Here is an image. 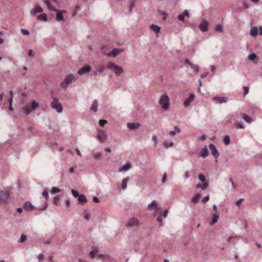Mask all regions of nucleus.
Segmentation results:
<instances>
[{
    "instance_id": "nucleus-1",
    "label": "nucleus",
    "mask_w": 262,
    "mask_h": 262,
    "mask_svg": "<svg viewBox=\"0 0 262 262\" xmlns=\"http://www.w3.org/2000/svg\"><path fill=\"white\" fill-rule=\"evenodd\" d=\"M159 104L161 105L162 107L165 110H167L169 107V98L167 94H163L159 100Z\"/></svg>"
},
{
    "instance_id": "nucleus-2",
    "label": "nucleus",
    "mask_w": 262,
    "mask_h": 262,
    "mask_svg": "<svg viewBox=\"0 0 262 262\" xmlns=\"http://www.w3.org/2000/svg\"><path fill=\"white\" fill-rule=\"evenodd\" d=\"M75 79V76L73 74H68L60 83V86L62 89H67L69 85Z\"/></svg>"
},
{
    "instance_id": "nucleus-3",
    "label": "nucleus",
    "mask_w": 262,
    "mask_h": 262,
    "mask_svg": "<svg viewBox=\"0 0 262 262\" xmlns=\"http://www.w3.org/2000/svg\"><path fill=\"white\" fill-rule=\"evenodd\" d=\"M51 106L53 109L56 110L58 113H61L63 110V107L61 103L59 102L58 99L55 97L51 103Z\"/></svg>"
},
{
    "instance_id": "nucleus-4",
    "label": "nucleus",
    "mask_w": 262,
    "mask_h": 262,
    "mask_svg": "<svg viewBox=\"0 0 262 262\" xmlns=\"http://www.w3.org/2000/svg\"><path fill=\"white\" fill-rule=\"evenodd\" d=\"M9 195V190L7 188L0 191V204L5 203L8 200Z\"/></svg>"
},
{
    "instance_id": "nucleus-5",
    "label": "nucleus",
    "mask_w": 262,
    "mask_h": 262,
    "mask_svg": "<svg viewBox=\"0 0 262 262\" xmlns=\"http://www.w3.org/2000/svg\"><path fill=\"white\" fill-rule=\"evenodd\" d=\"M107 67L114 71L117 76H119L121 73L123 72L122 68L115 64L114 63L110 62L108 64Z\"/></svg>"
},
{
    "instance_id": "nucleus-6",
    "label": "nucleus",
    "mask_w": 262,
    "mask_h": 262,
    "mask_svg": "<svg viewBox=\"0 0 262 262\" xmlns=\"http://www.w3.org/2000/svg\"><path fill=\"white\" fill-rule=\"evenodd\" d=\"M209 148L211 151V155L216 159L215 162L217 161V159L219 157L220 154L215 146L211 143L209 145Z\"/></svg>"
},
{
    "instance_id": "nucleus-7",
    "label": "nucleus",
    "mask_w": 262,
    "mask_h": 262,
    "mask_svg": "<svg viewBox=\"0 0 262 262\" xmlns=\"http://www.w3.org/2000/svg\"><path fill=\"white\" fill-rule=\"evenodd\" d=\"M106 138L105 133L101 129H98L97 138L100 141V142H103Z\"/></svg>"
},
{
    "instance_id": "nucleus-8",
    "label": "nucleus",
    "mask_w": 262,
    "mask_h": 262,
    "mask_svg": "<svg viewBox=\"0 0 262 262\" xmlns=\"http://www.w3.org/2000/svg\"><path fill=\"white\" fill-rule=\"evenodd\" d=\"M123 51L124 50L123 49L114 48L111 52H109L107 54V55L109 57L112 56L115 57L120 53L123 52Z\"/></svg>"
},
{
    "instance_id": "nucleus-9",
    "label": "nucleus",
    "mask_w": 262,
    "mask_h": 262,
    "mask_svg": "<svg viewBox=\"0 0 262 262\" xmlns=\"http://www.w3.org/2000/svg\"><path fill=\"white\" fill-rule=\"evenodd\" d=\"M208 23L206 19H203L200 24L199 25V29L203 32H206L208 30Z\"/></svg>"
},
{
    "instance_id": "nucleus-10",
    "label": "nucleus",
    "mask_w": 262,
    "mask_h": 262,
    "mask_svg": "<svg viewBox=\"0 0 262 262\" xmlns=\"http://www.w3.org/2000/svg\"><path fill=\"white\" fill-rule=\"evenodd\" d=\"M91 70V66L89 64H86L78 71V74L79 75H82L83 74H86V73H88L89 72H90Z\"/></svg>"
},
{
    "instance_id": "nucleus-11",
    "label": "nucleus",
    "mask_w": 262,
    "mask_h": 262,
    "mask_svg": "<svg viewBox=\"0 0 262 262\" xmlns=\"http://www.w3.org/2000/svg\"><path fill=\"white\" fill-rule=\"evenodd\" d=\"M43 11L42 8L39 6H35L33 9L30 11V14L32 16L35 15L37 13H41Z\"/></svg>"
},
{
    "instance_id": "nucleus-12",
    "label": "nucleus",
    "mask_w": 262,
    "mask_h": 262,
    "mask_svg": "<svg viewBox=\"0 0 262 262\" xmlns=\"http://www.w3.org/2000/svg\"><path fill=\"white\" fill-rule=\"evenodd\" d=\"M185 63L189 65L191 69H193L194 71L196 73L198 72L199 71V68L197 65H195L193 64L192 62H191L189 59L186 58L185 60Z\"/></svg>"
},
{
    "instance_id": "nucleus-13",
    "label": "nucleus",
    "mask_w": 262,
    "mask_h": 262,
    "mask_svg": "<svg viewBox=\"0 0 262 262\" xmlns=\"http://www.w3.org/2000/svg\"><path fill=\"white\" fill-rule=\"evenodd\" d=\"M139 222L138 220L136 218L133 217L129 220L128 224H127V226L129 227H133L137 226Z\"/></svg>"
},
{
    "instance_id": "nucleus-14",
    "label": "nucleus",
    "mask_w": 262,
    "mask_h": 262,
    "mask_svg": "<svg viewBox=\"0 0 262 262\" xmlns=\"http://www.w3.org/2000/svg\"><path fill=\"white\" fill-rule=\"evenodd\" d=\"M212 100L218 101L220 103H226L228 101V98L226 97H217L215 96Z\"/></svg>"
},
{
    "instance_id": "nucleus-15",
    "label": "nucleus",
    "mask_w": 262,
    "mask_h": 262,
    "mask_svg": "<svg viewBox=\"0 0 262 262\" xmlns=\"http://www.w3.org/2000/svg\"><path fill=\"white\" fill-rule=\"evenodd\" d=\"M147 209L149 210H157L158 206L155 200L152 201L147 206Z\"/></svg>"
},
{
    "instance_id": "nucleus-16",
    "label": "nucleus",
    "mask_w": 262,
    "mask_h": 262,
    "mask_svg": "<svg viewBox=\"0 0 262 262\" xmlns=\"http://www.w3.org/2000/svg\"><path fill=\"white\" fill-rule=\"evenodd\" d=\"M194 95L193 94H190L188 98H187L184 102V105L185 106H188L191 102L193 100L194 98Z\"/></svg>"
},
{
    "instance_id": "nucleus-17",
    "label": "nucleus",
    "mask_w": 262,
    "mask_h": 262,
    "mask_svg": "<svg viewBox=\"0 0 262 262\" xmlns=\"http://www.w3.org/2000/svg\"><path fill=\"white\" fill-rule=\"evenodd\" d=\"M208 155V151L206 146H205L201 151V152L199 154V157H202L205 158L207 157Z\"/></svg>"
},
{
    "instance_id": "nucleus-18",
    "label": "nucleus",
    "mask_w": 262,
    "mask_h": 262,
    "mask_svg": "<svg viewBox=\"0 0 262 262\" xmlns=\"http://www.w3.org/2000/svg\"><path fill=\"white\" fill-rule=\"evenodd\" d=\"M141 126L139 123H128L127 126L132 130L139 128Z\"/></svg>"
},
{
    "instance_id": "nucleus-19",
    "label": "nucleus",
    "mask_w": 262,
    "mask_h": 262,
    "mask_svg": "<svg viewBox=\"0 0 262 262\" xmlns=\"http://www.w3.org/2000/svg\"><path fill=\"white\" fill-rule=\"evenodd\" d=\"M209 186L208 183H199L196 185L195 188L196 189H201L202 190H206Z\"/></svg>"
},
{
    "instance_id": "nucleus-20",
    "label": "nucleus",
    "mask_w": 262,
    "mask_h": 262,
    "mask_svg": "<svg viewBox=\"0 0 262 262\" xmlns=\"http://www.w3.org/2000/svg\"><path fill=\"white\" fill-rule=\"evenodd\" d=\"M185 16L189 17V12L187 10H184L182 14L179 15L178 16V18L180 20L184 21Z\"/></svg>"
},
{
    "instance_id": "nucleus-21",
    "label": "nucleus",
    "mask_w": 262,
    "mask_h": 262,
    "mask_svg": "<svg viewBox=\"0 0 262 262\" xmlns=\"http://www.w3.org/2000/svg\"><path fill=\"white\" fill-rule=\"evenodd\" d=\"M78 201L80 204L82 205L85 202H86L87 200L84 194H80L78 196Z\"/></svg>"
},
{
    "instance_id": "nucleus-22",
    "label": "nucleus",
    "mask_w": 262,
    "mask_h": 262,
    "mask_svg": "<svg viewBox=\"0 0 262 262\" xmlns=\"http://www.w3.org/2000/svg\"><path fill=\"white\" fill-rule=\"evenodd\" d=\"M24 208L26 210L32 211L33 210V207L32 205V204L29 202H26L24 205Z\"/></svg>"
},
{
    "instance_id": "nucleus-23",
    "label": "nucleus",
    "mask_w": 262,
    "mask_h": 262,
    "mask_svg": "<svg viewBox=\"0 0 262 262\" xmlns=\"http://www.w3.org/2000/svg\"><path fill=\"white\" fill-rule=\"evenodd\" d=\"M98 107V101L97 100H94L93 101L92 106L91 107V110L93 112H96L97 111Z\"/></svg>"
},
{
    "instance_id": "nucleus-24",
    "label": "nucleus",
    "mask_w": 262,
    "mask_h": 262,
    "mask_svg": "<svg viewBox=\"0 0 262 262\" xmlns=\"http://www.w3.org/2000/svg\"><path fill=\"white\" fill-rule=\"evenodd\" d=\"M150 29L157 33H159L161 30V28L159 26L154 24H152L150 26Z\"/></svg>"
},
{
    "instance_id": "nucleus-25",
    "label": "nucleus",
    "mask_w": 262,
    "mask_h": 262,
    "mask_svg": "<svg viewBox=\"0 0 262 262\" xmlns=\"http://www.w3.org/2000/svg\"><path fill=\"white\" fill-rule=\"evenodd\" d=\"M129 179L128 177H126L122 180V184H121V188L125 190L127 187V182L129 181Z\"/></svg>"
},
{
    "instance_id": "nucleus-26",
    "label": "nucleus",
    "mask_w": 262,
    "mask_h": 262,
    "mask_svg": "<svg viewBox=\"0 0 262 262\" xmlns=\"http://www.w3.org/2000/svg\"><path fill=\"white\" fill-rule=\"evenodd\" d=\"M180 132L181 129L177 126H175L174 127V130L170 131L169 135L171 136H173L176 134V133H180Z\"/></svg>"
},
{
    "instance_id": "nucleus-27",
    "label": "nucleus",
    "mask_w": 262,
    "mask_h": 262,
    "mask_svg": "<svg viewBox=\"0 0 262 262\" xmlns=\"http://www.w3.org/2000/svg\"><path fill=\"white\" fill-rule=\"evenodd\" d=\"M250 35L252 36H256L258 34V29L256 27H252L251 29Z\"/></svg>"
},
{
    "instance_id": "nucleus-28",
    "label": "nucleus",
    "mask_w": 262,
    "mask_h": 262,
    "mask_svg": "<svg viewBox=\"0 0 262 262\" xmlns=\"http://www.w3.org/2000/svg\"><path fill=\"white\" fill-rule=\"evenodd\" d=\"M200 198V194L199 193L195 194L191 198V201L192 203H196Z\"/></svg>"
},
{
    "instance_id": "nucleus-29",
    "label": "nucleus",
    "mask_w": 262,
    "mask_h": 262,
    "mask_svg": "<svg viewBox=\"0 0 262 262\" xmlns=\"http://www.w3.org/2000/svg\"><path fill=\"white\" fill-rule=\"evenodd\" d=\"M37 19L39 20H43L44 21H47V15L45 13H42L40 15H38L37 16Z\"/></svg>"
},
{
    "instance_id": "nucleus-30",
    "label": "nucleus",
    "mask_w": 262,
    "mask_h": 262,
    "mask_svg": "<svg viewBox=\"0 0 262 262\" xmlns=\"http://www.w3.org/2000/svg\"><path fill=\"white\" fill-rule=\"evenodd\" d=\"M219 218V215L217 214H216V213L214 214L212 216V219L211 222L210 223V224L211 225H212L215 224L217 222Z\"/></svg>"
},
{
    "instance_id": "nucleus-31",
    "label": "nucleus",
    "mask_w": 262,
    "mask_h": 262,
    "mask_svg": "<svg viewBox=\"0 0 262 262\" xmlns=\"http://www.w3.org/2000/svg\"><path fill=\"white\" fill-rule=\"evenodd\" d=\"M98 251V249L96 247H93V250L90 253V257L91 259H93L95 256V253Z\"/></svg>"
},
{
    "instance_id": "nucleus-32",
    "label": "nucleus",
    "mask_w": 262,
    "mask_h": 262,
    "mask_svg": "<svg viewBox=\"0 0 262 262\" xmlns=\"http://www.w3.org/2000/svg\"><path fill=\"white\" fill-rule=\"evenodd\" d=\"M56 19L58 21H60L63 19V16L62 14L58 10L56 12Z\"/></svg>"
},
{
    "instance_id": "nucleus-33",
    "label": "nucleus",
    "mask_w": 262,
    "mask_h": 262,
    "mask_svg": "<svg viewBox=\"0 0 262 262\" xmlns=\"http://www.w3.org/2000/svg\"><path fill=\"white\" fill-rule=\"evenodd\" d=\"M129 169V166L127 164L123 165V166L119 167V171H127Z\"/></svg>"
},
{
    "instance_id": "nucleus-34",
    "label": "nucleus",
    "mask_w": 262,
    "mask_h": 262,
    "mask_svg": "<svg viewBox=\"0 0 262 262\" xmlns=\"http://www.w3.org/2000/svg\"><path fill=\"white\" fill-rule=\"evenodd\" d=\"M24 112L26 114H29L32 110L29 106H25L23 108Z\"/></svg>"
},
{
    "instance_id": "nucleus-35",
    "label": "nucleus",
    "mask_w": 262,
    "mask_h": 262,
    "mask_svg": "<svg viewBox=\"0 0 262 262\" xmlns=\"http://www.w3.org/2000/svg\"><path fill=\"white\" fill-rule=\"evenodd\" d=\"M214 30L217 32H222L223 31V28L221 25L218 24L215 26Z\"/></svg>"
},
{
    "instance_id": "nucleus-36",
    "label": "nucleus",
    "mask_w": 262,
    "mask_h": 262,
    "mask_svg": "<svg viewBox=\"0 0 262 262\" xmlns=\"http://www.w3.org/2000/svg\"><path fill=\"white\" fill-rule=\"evenodd\" d=\"M230 137L229 136H226L223 139V142L225 145H228L230 143Z\"/></svg>"
},
{
    "instance_id": "nucleus-37",
    "label": "nucleus",
    "mask_w": 262,
    "mask_h": 262,
    "mask_svg": "<svg viewBox=\"0 0 262 262\" xmlns=\"http://www.w3.org/2000/svg\"><path fill=\"white\" fill-rule=\"evenodd\" d=\"M102 155L99 152H96L94 154V157L96 160H100L102 158Z\"/></svg>"
},
{
    "instance_id": "nucleus-38",
    "label": "nucleus",
    "mask_w": 262,
    "mask_h": 262,
    "mask_svg": "<svg viewBox=\"0 0 262 262\" xmlns=\"http://www.w3.org/2000/svg\"><path fill=\"white\" fill-rule=\"evenodd\" d=\"M243 118L245 120V121H246L248 123L251 122L252 120L251 118L246 114L244 115Z\"/></svg>"
},
{
    "instance_id": "nucleus-39",
    "label": "nucleus",
    "mask_w": 262,
    "mask_h": 262,
    "mask_svg": "<svg viewBox=\"0 0 262 262\" xmlns=\"http://www.w3.org/2000/svg\"><path fill=\"white\" fill-rule=\"evenodd\" d=\"M27 239V237L26 235L24 234H22L20 236V239H19V241H18V242L19 243H24L25 242Z\"/></svg>"
},
{
    "instance_id": "nucleus-40",
    "label": "nucleus",
    "mask_w": 262,
    "mask_h": 262,
    "mask_svg": "<svg viewBox=\"0 0 262 262\" xmlns=\"http://www.w3.org/2000/svg\"><path fill=\"white\" fill-rule=\"evenodd\" d=\"M61 190L60 189L55 187H53L51 189V193H54L57 192H61Z\"/></svg>"
},
{
    "instance_id": "nucleus-41",
    "label": "nucleus",
    "mask_w": 262,
    "mask_h": 262,
    "mask_svg": "<svg viewBox=\"0 0 262 262\" xmlns=\"http://www.w3.org/2000/svg\"><path fill=\"white\" fill-rule=\"evenodd\" d=\"M42 195L45 198L46 200L48 199L49 195L47 189H45L42 192Z\"/></svg>"
},
{
    "instance_id": "nucleus-42",
    "label": "nucleus",
    "mask_w": 262,
    "mask_h": 262,
    "mask_svg": "<svg viewBox=\"0 0 262 262\" xmlns=\"http://www.w3.org/2000/svg\"><path fill=\"white\" fill-rule=\"evenodd\" d=\"M256 58V55L254 53H251L248 56V59L250 60H253Z\"/></svg>"
},
{
    "instance_id": "nucleus-43",
    "label": "nucleus",
    "mask_w": 262,
    "mask_h": 262,
    "mask_svg": "<svg viewBox=\"0 0 262 262\" xmlns=\"http://www.w3.org/2000/svg\"><path fill=\"white\" fill-rule=\"evenodd\" d=\"M198 178L202 182H204L206 181V178L203 173H200Z\"/></svg>"
},
{
    "instance_id": "nucleus-44",
    "label": "nucleus",
    "mask_w": 262,
    "mask_h": 262,
    "mask_svg": "<svg viewBox=\"0 0 262 262\" xmlns=\"http://www.w3.org/2000/svg\"><path fill=\"white\" fill-rule=\"evenodd\" d=\"M59 201V195L55 196L53 199V203L54 205H57Z\"/></svg>"
},
{
    "instance_id": "nucleus-45",
    "label": "nucleus",
    "mask_w": 262,
    "mask_h": 262,
    "mask_svg": "<svg viewBox=\"0 0 262 262\" xmlns=\"http://www.w3.org/2000/svg\"><path fill=\"white\" fill-rule=\"evenodd\" d=\"M38 107V104L35 101H33L32 103V110H35Z\"/></svg>"
},
{
    "instance_id": "nucleus-46",
    "label": "nucleus",
    "mask_w": 262,
    "mask_h": 262,
    "mask_svg": "<svg viewBox=\"0 0 262 262\" xmlns=\"http://www.w3.org/2000/svg\"><path fill=\"white\" fill-rule=\"evenodd\" d=\"M20 31L23 35H29L30 34V32L28 30L21 29Z\"/></svg>"
},
{
    "instance_id": "nucleus-47",
    "label": "nucleus",
    "mask_w": 262,
    "mask_h": 262,
    "mask_svg": "<svg viewBox=\"0 0 262 262\" xmlns=\"http://www.w3.org/2000/svg\"><path fill=\"white\" fill-rule=\"evenodd\" d=\"M71 192H72L73 196L75 198H77L79 196L78 192L74 189H72L71 190Z\"/></svg>"
},
{
    "instance_id": "nucleus-48",
    "label": "nucleus",
    "mask_w": 262,
    "mask_h": 262,
    "mask_svg": "<svg viewBox=\"0 0 262 262\" xmlns=\"http://www.w3.org/2000/svg\"><path fill=\"white\" fill-rule=\"evenodd\" d=\"M167 173L166 172L164 173L163 177H162V183L163 184H164L166 182V179H167Z\"/></svg>"
},
{
    "instance_id": "nucleus-49",
    "label": "nucleus",
    "mask_w": 262,
    "mask_h": 262,
    "mask_svg": "<svg viewBox=\"0 0 262 262\" xmlns=\"http://www.w3.org/2000/svg\"><path fill=\"white\" fill-rule=\"evenodd\" d=\"M209 196L207 195L203 198V199L202 200V202L204 204L206 203V202H207L209 201Z\"/></svg>"
},
{
    "instance_id": "nucleus-50",
    "label": "nucleus",
    "mask_w": 262,
    "mask_h": 262,
    "mask_svg": "<svg viewBox=\"0 0 262 262\" xmlns=\"http://www.w3.org/2000/svg\"><path fill=\"white\" fill-rule=\"evenodd\" d=\"M173 145V143L172 142H170L168 143H166L164 144V146L167 148L172 147Z\"/></svg>"
},
{
    "instance_id": "nucleus-51",
    "label": "nucleus",
    "mask_w": 262,
    "mask_h": 262,
    "mask_svg": "<svg viewBox=\"0 0 262 262\" xmlns=\"http://www.w3.org/2000/svg\"><path fill=\"white\" fill-rule=\"evenodd\" d=\"M129 10L130 11H132V10L133 9V8L135 6V1H132L129 4Z\"/></svg>"
},
{
    "instance_id": "nucleus-52",
    "label": "nucleus",
    "mask_w": 262,
    "mask_h": 262,
    "mask_svg": "<svg viewBox=\"0 0 262 262\" xmlns=\"http://www.w3.org/2000/svg\"><path fill=\"white\" fill-rule=\"evenodd\" d=\"M48 9L49 10H53L55 12H57L58 11V10L57 9H55L53 7V6H52L51 4H50L49 6H48Z\"/></svg>"
},
{
    "instance_id": "nucleus-53",
    "label": "nucleus",
    "mask_w": 262,
    "mask_h": 262,
    "mask_svg": "<svg viewBox=\"0 0 262 262\" xmlns=\"http://www.w3.org/2000/svg\"><path fill=\"white\" fill-rule=\"evenodd\" d=\"M152 139L154 141L155 146H156V145L158 143V139H157V136L155 135H152Z\"/></svg>"
},
{
    "instance_id": "nucleus-54",
    "label": "nucleus",
    "mask_w": 262,
    "mask_h": 262,
    "mask_svg": "<svg viewBox=\"0 0 262 262\" xmlns=\"http://www.w3.org/2000/svg\"><path fill=\"white\" fill-rule=\"evenodd\" d=\"M99 123L100 125L103 127L107 123V121L105 120H100Z\"/></svg>"
},
{
    "instance_id": "nucleus-55",
    "label": "nucleus",
    "mask_w": 262,
    "mask_h": 262,
    "mask_svg": "<svg viewBox=\"0 0 262 262\" xmlns=\"http://www.w3.org/2000/svg\"><path fill=\"white\" fill-rule=\"evenodd\" d=\"M236 127L238 129H242L244 128L243 123L242 122H239L236 125Z\"/></svg>"
},
{
    "instance_id": "nucleus-56",
    "label": "nucleus",
    "mask_w": 262,
    "mask_h": 262,
    "mask_svg": "<svg viewBox=\"0 0 262 262\" xmlns=\"http://www.w3.org/2000/svg\"><path fill=\"white\" fill-rule=\"evenodd\" d=\"M158 12L161 13L162 15H164L163 20L166 19V16H167V13L165 12H163L160 10H158Z\"/></svg>"
},
{
    "instance_id": "nucleus-57",
    "label": "nucleus",
    "mask_w": 262,
    "mask_h": 262,
    "mask_svg": "<svg viewBox=\"0 0 262 262\" xmlns=\"http://www.w3.org/2000/svg\"><path fill=\"white\" fill-rule=\"evenodd\" d=\"M97 72H98V73H100V72H103L104 70V67L103 66H101L98 68H97L96 70Z\"/></svg>"
},
{
    "instance_id": "nucleus-58",
    "label": "nucleus",
    "mask_w": 262,
    "mask_h": 262,
    "mask_svg": "<svg viewBox=\"0 0 262 262\" xmlns=\"http://www.w3.org/2000/svg\"><path fill=\"white\" fill-rule=\"evenodd\" d=\"M93 201L95 203H99V200L97 196H94L93 198Z\"/></svg>"
},
{
    "instance_id": "nucleus-59",
    "label": "nucleus",
    "mask_w": 262,
    "mask_h": 262,
    "mask_svg": "<svg viewBox=\"0 0 262 262\" xmlns=\"http://www.w3.org/2000/svg\"><path fill=\"white\" fill-rule=\"evenodd\" d=\"M208 75V72H206L200 75L202 78L206 77Z\"/></svg>"
},
{
    "instance_id": "nucleus-60",
    "label": "nucleus",
    "mask_w": 262,
    "mask_h": 262,
    "mask_svg": "<svg viewBox=\"0 0 262 262\" xmlns=\"http://www.w3.org/2000/svg\"><path fill=\"white\" fill-rule=\"evenodd\" d=\"M244 94H247L248 93L249 88H248V86L244 87Z\"/></svg>"
},
{
    "instance_id": "nucleus-61",
    "label": "nucleus",
    "mask_w": 262,
    "mask_h": 262,
    "mask_svg": "<svg viewBox=\"0 0 262 262\" xmlns=\"http://www.w3.org/2000/svg\"><path fill=\"white\" fill-rule=\"evenodd\" d=\"M157 221H158L159 223H162V222L163 219H162V216H161V215H160V216H159L157 217Z\"/></svg>"
},
{
    "instance_id": "nucleus-62",
    "label": "nucleus",
    "mask_w": 262,
    "mask_h": 262,
    "mask_svg": "<svg viewBox=\"0 0 262 262\" xmlns=\"http://www.w3.org/2000/svg\"><path fill=\"white\" fill-rule=\"evenodd\" d=\"M243 201V200L242 199H240L239 200H238L236 202V205L239 206L242 203Z\"/></svg>"
},
{
    "instance_id": "nucleus-63",
    "label": "nucleus",
    "mask_w": 262,
    "mask_h": 262,
    "mask_svg": "<svg viewBox=\"0 0 262 262\" xmlns=\"http://www.w3.org/2000/svg\"><path fill=\"white\" fill-rule=\"evenodd\" d=\"M43 3L45 4H46V5H47V7H48V6H49L51 4V3H50V2L49 0H44L43 1Z\"/></svg>"
},
{
    "instance_id": "nucleus-64",
    "label": "nucleus",
    "mask_w": 262,
    "mask_h": 262,
    "mask_svg": "<svg viewBox=\"0 0 262 262\" xmlns=\"http://www.w3.org/2000/svg\"><path fill=\"white\" fill-rule=\"evenodd\" d=\"M43 258V255L41 254H40L38 256V259L39 261H41Z\"/></svg>"
}]
</instances>
